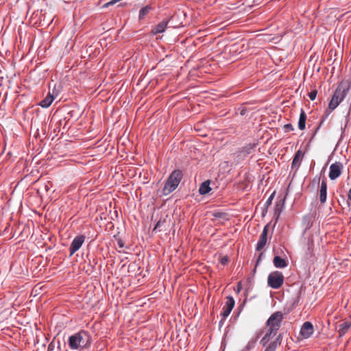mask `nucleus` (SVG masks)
I'll return each mask as SVG.
<instances>
[{"mask_svg":"<svg viewBox=\"0 0 351 351\" xmlns=\"http://www.w3.org/2000/svg\"><path fill=\"white\" fill-rule=\"evenodd\" d=\"M283 319V314L280 311H276L271 315L267 321V327L265 334L277 335Z\"/></svg>","mask_w":351,"mask_h":351,"instance_id":"4","label":"nucleus"},{"mask_svg":"<svg viewBox=\"0 0 351 351\" xmlns=\"http://www.w3.org/2000/svg\"><path fill=\"white\" fill-rule=\"evenodd\" d=\"M317 94V91L316 90H313L311 92H310L308 93V97H309L310 99L312 101L315 99Z\"/></svg>","mask_w":351,"mask_h":351,"instance_id":"25","label":"nucleus"},{"mask_svg":"<svg viewBox=\"0 0 351 351\" xmlns=\"http://www.w3.org/2000/svg\"><path fill=\"white\" fill-rule=\"evenodd\" d=\"M304 153L301 149L297 151L291 164V167L293 169L295 168V169H298L299 168L302 162V160L304 158Z\"/></svg>","mask_w":351,"mask_h":351,"instance_id":"14","label":"nucleus"},{"mask_svg":"<svg viewBox=\"0 0 351 351\" xmlns=\"http://www.w3.org/2000/svg\"><path fill=\"white\" fill-rule=\"evenodd\" d=\"M348 198H349V199L351 200V189H350V191L348 192Z\"/></svg>","mask_w":351,"mask_h":351,"instance_id":"29","label":"nucleus"},{"mask_svg":"<svg viewBox=\"0 0 351 351\" xmlns=\"http://www.w3.org/2000/svg\"><path fill=\"white\" fill-rule=\"evenodd\" d=\"M84 241L85 237L84 235H79L73 239L69 247L70 256L80 250Z\"/></svg>","mask_w":351,"mask_h":351,"instance_id":"7","label":"nucleus"},{"mask_svg":"<svg viewBox=\"0 0 351 351\" xmlns=\"http://www.w3.org/2000/svg\"><path fill=\"white\" fill-rule=\"evenodd\" d=\"M349 89L350 86L346 82H341L339 84L328 105L330 110H335L344 99Z\"/></svg>","mask_w":351,"mask_h":351,"instance_id":"2","label":"nucleus"},{"mask_svg":"<svg viewBox=\"0 0 351 351\" xmlns=\"http://www.w3.org/2000/svg\"><path fill=\"white\" fill-rule=\"evenodd\" d=\"M167 25V21H162L159 23L153 29L152 32L154 34H156L158 33H162L165 32L166 27Z\"/></svg>","mask_w":351,"mask_h":351,"instance_id":"20","label":"nucleus"},{"mask_svg":"<svg viewBox=\"0 0 351 351\" xmlns=\"http://www.w3.org/2000/svg\"><path fill=\"white\" fill-rule=\"evenodd\" d=\"M234 306V300L232 296H229L227 298V300L224 306L223 307L222 312L221 315L222 316V319H225L231 313L232 308Z\"/></svg>","mask_w":351,"mask_h":351,"instance_id":"9","label":"nucleus"},{"mask_svg":"<svg viewBox=\"0 0 351 351\" xmlns=\"http://www.w3.org/2000/svg\"><path fill=\"white\" fill-rule=\"evenodd\" d=\"M117 245H118L119 247H120V248H122V247H124V243H123V241L122 240H121V239H119V240L117 241Z\"/></svg>","mask_w":351,"mask_h":351,"instance_id":"28","label":"nucleus"},{"mask_svg":"<svg viewBox=\"0 0 351 351\" xmlns=\"http://www.w3.org/2000/svg\"><path fill=\"white\" fill-rule=\"evenodd\" d=\"M306 120V113L303 109H301V112L300 114V118H299V121H298V128L300 130H303L305 129Z\"/></svg>","mask_w":351,"mask_h":351,"instance_id":"19","label":"nucleus"},{"mask_svg":"<svg viewBox=\"0 0 351 351\" xmlns=\"http://www.w3.org/2000/svg\"><path fill=\"white\" fill-rule=\"evenodd\" d=\"M240 289H241V282H239V285H238V289H239V291L240 290Z\"/></svg>","mask_w":351,"mask_h":351,"instance_id":"30","label":"nucleus"},{"mask_svg":"<svg viewBox=\"0 0 351 351\" xmlns=\"http://www.w3.org/2000/svg\"><path fill=\"white\" fill-rule=\"evenodd\" d=\"M54 99V97L49 93L44 99L40 101L39 105L43 108H48Z\"/></svg>","mask_w":351,"mask_h":351,"instance_id":"17","label":"nucleus"},{"mask_svg":"<svg viewBox=\"0 0 351 351\" xmlns=\"http://www.w3.org/2000/svg\"><path fill=\"white\" fill-rule=\"evenodd\" d=\"M285 197L279 200L276 204L275 208H274V216L276 217V221L279 218L280 215L283 210V208L285 206Z\"/></svg>","mask_w":351,"mask_h":351,"instance_id":"15","label":"nucleus"},{"mask_svg":"<svg viewBox=\"0 0 351 351\" xmlns=\"http://www.w3.org/2000/svg\"><path fill=\"white\" fill-rule=\"evenodd\" d=\"M268 232H269V224L266 225L264 227L263 232L259 237V239H258V241L256 245V250L257 251H261L265 246L267 241Z\"/></svg>","mask_w":351,"mask_h":351,"instance_id":"10","label":"nucleus"},{"mask_svg":"<svg viewBox=\"0 0 351 351\" xmlns=\"http://www.w3.org/2000/svg\"><path fill=\"white\" fill-rule=\"evenodd\" d=\"M343 165L341 162H335L330 166L329 178L330 180H335L342 172Z\"/></svg>","mask_w":351,"mask_h":351,"instance_id":"8","label":"nucleus"},{"mask_svg":"<svg viewBox=\"0 0 351 351\" xmlns=\"http://www.w3.org/2000/svg\"><path fill=\"white\" fill-rule=\"evenodd\" d=\"M182 178V173L179 169H176L169 176L162 189L164 195H168L176 189Z\"/></svg>","mask_w":351,"mask_h":351,"instance_id":"3","label":"nucleus"},{"mask_svg":"<svg viewBox=\"0 0 351 351\" xmlns=\"http://www.w3.org/2000/svg\"><path fill=\"white\" fill-rule=\"evenodd\" d=\"M91 336L88 332L82 330L69 337L68 343L71 349L84 350L91 345Z\"/></svg>","mask_w":351,"mask_h":351,"instance_id":"1","label":"nucleus"},{"mask_svg":"<svg viewBox=\"0 0 351 351\" xmlns=\"http://www.w3.org/2000/svg\"><path fill=\"white\" fill-rule=\"evenodd\" d=\"M284 276L282 272L275 271L270 273L267 278V284L272 289H279L284 282Z\"/></svg>","mask_w":351,"mask_h":351,"instance_id":"6","label":"nucleus"},{"mask_svg":"<svg viewBox=\"0 0 351 351\" xmlns=\"http://www.w3.org/2000/svg\"><path fill=\"white\" fill-rule=\"evenodd\" d=\"M274 195H275V192H273L271 193V195L269 197V198L267 199V200L266 201V202L265 204V206L266 208H268L271 204V202L273 201Z\"/></svg>","mask_w":351,"mask_h":351,"instance_id":"23","label":"nucleus"},{"mask_svg":"<svg viewBox=\"0 0 351 351\" xmlns=\"http://www.w3.org/2000/svg\"><path fill=\"white\" fill-rule=\"evenodd\" d=\"M280 337V335L265 334L260 343L265 348V351H276L281 343Z\"/></svg>","mask_w":351,"mask_h":351,"instance_id":"5","label":"nucleus"},{"mask_svg":"<svg viewBox=\"0 0 351 351\" xmlns=\"http://www.w3.org/2000/svg\"><path fill=\"white\" fill-rule=\"evenodd\" d=\"M151 9H152V8L148 5L141 9V10L139 12V19H143L145 17V16H146L149 12Z\"/></svg>","mask_w":351,"mask_h":351,"instance_id":"21","label":"nucleus"},{"mask_svg":"<svg viewBox=\"0 0 351 351\" xmlns=\"http://www.w3.org/2000/svg\"><path fill=\"white\" fill-rule=\"evenodd\" d=\"M273 262L274 266L278 268H285L287 265V261L278 256L274 258Z\"/></svg>","mask_w":351,"mask_h":351,"instance_id":"18","label":"nucleus"},{"mask_svg":"<svg viewBox=\"0 0 351 351\" xmlns=\"http://www.w3.org/2000/svg\"><path fill=\"white\" fill-rule=\"evenodd\" d=\"M319 198L322 204H324L327 198V183L324 179L321 182L320 189L319 191Z\"/></svg>","mask_w":351,"mask_h":351,"instance_id":"13","label":"nucleus"},{"mask_svg":"<svg viewBox=\"0 0 351 351\" xmlns=\"http://www.w3.org/2000/svg\"><path fill=\"white\" fill-rule=\"evenodd\" d=\"M313 332L314 328L312 323L310 322H304L300 329V335L304 339L309 338L313 335Z\"/></svg>","mask_w":351,"mask_h":351,"instance_id":"11","label":"nucleus"},{"mask_svg":"<svg viewBox=\"0 0 351 351\" xmlns=\"http://www.w3.org/2000/svg\"><path fill=\"white\" fill-rule=\"evenodd\" d=\"M293 126L291 123H287L284 125V131L285 132H289L290 131H293Z\"/></svg>","mask_w":351,"mask_h":351,"instance_id":"24","label":"nucleus"},{"mask_svg":"<svg viewBox=\"0 0 351 351\" xmlns=\"http://www.w3.org/2000/svg\"><path fill=\"white\" fill-rule=\"evenodd\" d=\"M121 0H112L110 1H109L108 3H106L104 7V8H106L108 7V5H114L115 3H117V2L120 1Z\"/></svg>","mask_w":351,"mask_h":351,"instance_id":"27","label":"nucleus"},{"mask_svg":"<svg viewBox=\"0 0 351 351\" xmlns=\"http://www.w3.org/2000/svg\"><path fill=\"white\" fill-rule=\"evenodd\" d=\"M351 327V321L343 320L337 324L336 329L340 337H343Z\"/></svg>","mask_w":351,"mask_h":351,"instance_id":"12","label":"nucleus"},{"mask_svg":"<svg viewBox=\"0 0 351 351\" xmlns=\"http://www.w3.org/2000/svg\"><path fill=\"white\" fill-rule=\"evenodd\" d=\"M210 184V181L209 180H207L201 184L199 188V193L200 195H206L211 191Z\"/></svg>","mask_w":351,"mask_h":351,"instance_id":"16","label":"nucleus"},{"mask_svg":"<svg viewBox=\"0 0 351 351\" xmlns=\"http://www.w3.org/2000/svg\"><path fill=\"white\" fill-rule=\"evenodd\" d=\"M165 222H166V221H165V219H163V220H161V219H160V220H159V221L156 223V226H155V227H154V231H155V230L161 231V230H162V226L164 225V223H165Z\"/></svg>","mask_w":351,"mask_h":351,"instance_id":"22","label":"nucleus"},{"mask_svg":"<svg viewBox=\"0 0 351 351\" xmlns=\"http://www.w3.org/2000/svg\"><path fill=\"white\" fill-rule=\"evenodd\" d=\"M229 261V258L228 256H223L220 259V263L223 265H226Z\"/></svg>","mask_w":351,"mask_h":351,"instance_id":"26","label":"nucleus"}]
</instances>
